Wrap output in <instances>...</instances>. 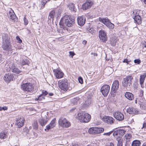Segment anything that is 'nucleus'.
I'll list each match as a JSON object with an SVG mask.
<instances>
[{
    "label": "nucleus",
    "mask_w": 146,
    "mask_h": 146,
    "mask_svg": "<svg viewBox=\"0 0 146 146\" xmlns=\"http://www.w3.org/2000/svg\"><path fill=\"white\" fill-rule=\"evenodd\" d=\"M74 17H71L68 15H65L61 19L59 24L61 28H64L65 26L68 27H71L74 23Z\"/></svg>",
    "instance_id": "f257e3e1"
},
{
    "label": "nucleus",
    "mask_w": 146,
    "mask_h": 146,
    "mask_svg": "<svg viewBox=\"0 0 146 146\" xmlns=\"http://www.w3.org/2000/svg\"><path fill=\"white\" fill-rule=\"evenodd\" d=\"M76 117L81 122L86 123L90 120L91 116L87 113L82 112L77 114Z\"/></svg>",
    "instance_id": "f03ea898"
},
{
    "label": "nucleus",
    "mask_w": 146,
    "mask_h": 146,
    "mask_svg": "<svg viewBox=\"0 0 146 146\" xmlns=\"http://www.w3.org/2000/svg\"><path fill=\"white\" fill-rule=\"evenodd\" d=\"M132 79L133 77L130 75L128 76L125 78H123L122 81L123 86L125 87H130Z\"/></svg>",
    "instance_id": "7ed1b4c3"
},
{
    "label": "nucleus",
    "mask_w": 146,
    "mask_h": 146,
    "mask_svg": "<svg viewBox=\"0 0 146 146\" xmlns=\"http://www.w3.org/2000/svg\"><path fill=\"white\" fill-rule=\"evenodd\" d=\"M59 88L64 91H66L68 89V83L66 80L63 79L58 81Z\"/></svg>",
    "instance_id": "20e7f679"
},
{
    "label": "nucleus",
    "mask_w": 146,
    "mask_h": 146,
    "mask_svg": "<svg viewBox=\"0 0 146 146\" xmlns=\"http://www.w3.org/2000/svg\"><path fill=\"white\" fill-rule=\"evenodd\" d=\"M59 125L63 127L68 128L70 126V123L66 118L63 117L60 118L58 120Z\"/></svg>",
    "instance_id": "39448f33"
},
{
    "label": "nucleus",
    "mask_w": 146,
    "mask_h": 146,
    "mask_svg": "<svg viewBox=\"0 0 146 146\" xmlns=\"http://www.w3.org/2000/svg\"><path fill=\"white\" fill-rule=\"evenodd\" d=\"M104 131L103 128L100 127H93L88 129L89 133L91 134H96L103 132Z\"/></svg>",
    "instance_id": "423d86ee"
},
{
    "label": "nucleus",
    "mask_w": 146,
    "mask_h": 146,
    "mask_svg": "<svg viewBox=\"0 0 146 146\" xmlns=\"http://www.w3.org/2000/svg\"><path fill=\"white\" fill-rule=\"evenodd\" d=\"M21 88L24 91L27 92L32 91L34 88V86L30 83L23 84L21 85Z\"/></svg>",
    "instance_id": "0eeeda50"
},
{
    "label": "nucleus",
    "mask_w": 146,
    "mask_h": 146,
    "mask_svg": "<svg viewBox=\"0 0 146 146\" xmlns=\"http://www.w3.org/2000/svg\"><path fill=\"white\" fill-rule=\"evenodd\" d=\"M110 89V86L108 85L105 84L101 88V91L104 96H106L108 94Z\"/></svg>",
    "instance_id": "6e6552de"
},
{
    "label": "nucleus",
    "mask_w": 146,
    "mask_h": 146,
    "mask_svg": "<svg viewBox=\"0 0 146 146\" xmlns=\"http://www.w3.org/2000/svg\"><path fill=\"white\" fill-rule=\"evenodd\" d=\"M99 37L100 40L102 42H105L107 40L106 33L103 30H101L99 31Z\"/></svg>",
    "instance_id": "1a4fd4ad"
},
{
    "label": "nucleus",
    "mask_w": 146,
    "mask_h": 146,
    "mask_svg": "<svg viewBox=\"0 0 146 146\" xmlns=\"http://www.w3.org/2000/svg\"><path fill=\"white\" fill-rule=\"evenodd\" d=\"M2 48L3 49L6 51H8L11 49L12 45L11 44L10 42H3Z\"/></svg>",
    "instance_id": "9d476101"
},
{
    "label": "nucleus",
    "mask_w": 146,
    "mask_h": 146,
    "mask_svg": "<svg viewBox=\"0 0 146 146\" xmlns=\"http://www.w3.org/2000/svg\"><path fill=\"white\" fill-rule=\"evenodd\" d=\"M102 119L104 122L110 124H113L114 121V119L110 116H105Z\"/></svg>",
    "instance_id": "9b49d317"
},
{
    "label": "nucleus",
    "mask_w": 146,
    "mask_h": 146,
    "mask_svg": "<svg viewBox=\"0 0 146 146\" xmlns=\"http://www.w3.org/2000/svg\"><path fill=\"white\" fill-rule=\"evenodd\" d=\"M119 83L117 80H115L113 83L111 90V92L115 93L119 88Z\"/></svg>",
    "instance_id": "f8f14e48"
},
{
    "label": "nucleus",
    "mask_w": 146,
    "mask_h": 146,
    "mask_svg": "<svg viewBox=\"0 0 146 146\" xmlns=\"http://www.w3.org/2000/svg\"><path fill=\"white\" fill-rule=\"evenodd\" d=\"M54 74L56 77L58 79H60L63 77L64 73L60 70L59 69L53 70Z\"/></svg>",
    "instance_id": "ddd939ff"
},
{
    "label": "nucleus",
    "mask_w": 146,
    "mask_h": 146,
    "mask_svg": "<svg viewBox=\"0 0 146 146\" xmlns=\"http://www.w3.org/2000/svg\"><path fill=\"white\" fill-rule=\"evenodd\" d=\"M48 93L46 91L43 90L42 91V94L40 95L38 98H36L35 100H37L39 102H42L44 100V96L47 95Z\"/></svg>",
    "instance_id": "4468645a"
},
{
    "label": "nucleus",
    "mask_w": 146,
    "mask_h": 146,
    "mask_svg": "<svg viewBox=\"0 0 146 146\" xmlns=\"http://www.w3.org/2000/svg\"><path fill=\"white\" fill-rule=\"evenodd\" d=\"M93 4V2L91 0H87L82 6L83 10H86L90 8Z\"/></svg>",
    "instance_id": "2eb2a0df"
},
{
    "label": "nucleus",
    "mask_w": 146,
    "mask_h": 146,
    "mask_svg": "<svg viewBox=\"0 0 146 146\" xmlns=\"http://www.w3.org/2000/svg\"><path fill=\"white\" fill-rule=\"evenodd\" d=\"M114 117L119 121H122L124 118L123 115L119 111L115 112L113 114Z\"/></svg>",
    "instance_id": "dca6fc26"
},
{
    "label": "nucleus",
    "mask_w": 146,
    "mask_h": 146,
    "mask_svg": "<svg viewBox=\"0 0 146 146\" xmlns=\"http://www.w3.org/2000/svg\"><path fill=\"white\" fill-rule=\"evenodd\" d=\"M77 20L78 25L80 26H82L85 23L86 19L84 16H82L78 17Z\"/></svg>",
    "instance_id": "f3484780"
},
{
    "label": "nucleus",
    "mask_w": 146,
    "mask_h": 146,
    "mask_svg": "<svg viewBox=\"0 0 146 146\" xmlns=\"http://www.w3.org/2000/svg\"><path fill=\"white\" fill-rule=\"evenodd\" d=\"M24 121L25 119L23 117L18 119L16 120L15 124L17 125L18 128H20L23 125Z\"/></svg>",
    "instance_id": "a211bd4d"
},
{
    "label": "nucleus",
    "mask_w": 146,
    "mask_h": 146,
    "mask_svg": "<svg viewBox=\"0 0 146 146\" xmlns=\"http://www.w3.org/2000/svg\"><path fill=\"white\" fill-rule=\"evenodd\" d=\"M13 76L11 73H8L4 76V79L6 82H9L13 80Z\"/></svg>",
    "instance_id": "6ab92c4d"
},
{
    "label": "nucleus",
    "mask_w": 146,
    "mask_h": 146,
    "mask_svg": "<svg viewBox=\"0 0 146 146\" xmlns=\"http://www.w3.org/2000/svg\"><path fill=\"white\" fill-rule=\"evenodd\" d=\"M48 119L46 117H41L38 119V122L42 126H44L47 123Z\"/></svg>",
    "instance_id": "aec40b11"
},
{
    "label": "nucleus",
    "mask_w": 146,
    "mask_h": 146,
    "mask_svg": "<svg viewBox=\"0 0 146 146\" xmlns=\"http://www.w3.org/2000/svg\"><path fill=\"white\" fill-rule=\"evenodd\" d=\"M127 112L130 114H136L138 111L135 108L133 107H129L127 108Z\"/></svg>",
    "instance_id": "412c9836"
},
{
    "label": "nucleus",
    "mask_w": 146,
    "mask_h": 146,
    "mask_svg": "<svg viewBox=\"0 0 146 146\" xmlns=\"http://www.w3.org/2000/svg\"><path fill=\"white\" fill-rule=\"evenodd\" d=\"M11 69L13 72L17 74H19L21 72V71L15 66L14 64L12 65Z\"/></svg>",
    "instance_id": "4be33fe9"
},
{
    "label": "nucleus",
    "mask_w": 146,
    "mask_h": 146,
    "mask_svg": "<svg viewBox=\"0 0 146 146\" xmlns=\"http://www.w3.org/2000/svg\"><path fill=\"white\" fill-rule=\"evenodd\" d=\"M68 7L71 11L74 13H75L77 11V9L75 8L74 4L72 3H70L67 5Z\"/></svg>",
    "instance_id": "5701e85b"
},
{
    "label": "nucleus",
    "mask_w": 146,
    "mask_h": 146,
    "mask_svg": "<svg viewBox=\"0 0 146 146\" xmlns=\"http://www.w3.org/2000/svg\"><path fill=\"white\" fill-rule=\"evenodd\" d=\"M125 97L129 100H131L133 99L134 96L131 93L126 92L125 95Z\"/></svg>",
    "instance_id": "b1692460"
},
{
    "label": "nucleus",
    "mask_w": 146,
    "mask_h": 146,
    "mask_svg": "<svg viewBox=\"0 0 146 146\" xmlns=\"http://www.w3.org/2000/svg\"><path fill=\"white\" fill-rule=\"evenodd\" d=\"M8 17L12 20H13L16 17V16L13 10H11L8 14Z\"/></svg>",
    "instance_id": "393cba45"
},
{
    "label": "nucleus",
    "mask_w": 146,
    "mask_h": 146,
    "mask_svg": "<svg viewBox=\"0 0 146 146\" xmlns=\"http://www.w3.org/2000/svg\"><path fill=\"white\" fill-rule=\"evenodd\" d=\"M2 39L3 42H8L10 41V38L8 35L5 33H3L2 35Z\"/></svg>",
    "instance_id": "a878e982"
},
{
    "label": "nucleus",
    "mask_w": 146,
    "mask_h": 146,
    "mask_svg": "<svg viewBox=\"0 0 146 146\" xmlns=\"http://www.w3.org/2000/svg\"><path fill=\"white\" fill-rule=\"evenodd\" d=\"M99 21H100L102 23L106 25L108 24L110 21V20L107 17L105 18H99Z\"/></svg>",
    "instance_id": "bb28decb"
},
{
    "label": "nucleus",
    "mask_w": 146,
    "mask_h": 146,
    "mask_svg": "<svg viewBox=\"0 0 146 146\" xmlns=\"http://www.w3.org/2000/svg\"><path fill=\"white\" fill-rule=\"evenodd\" d=\"M56 13H55V11L54 10H53L51 11L50 12L49 16H48V19L50 20L52 19L53 20V18L54 17L56 16Z\"/></svg>",
    "instance_id": "cd10ccee"
},
{
    "label": "nucleus",
    "mask_w": 146,
    "mask_h": 146,
    "mask_svg": "<svg viewBox=\"0 0 146 146\" xmlns=\"http://www.w3.org/2000/svg\"><path fill=\"white\" fill-rule=\"evenodd\" d=\"M30 62L29 60L28 59H23L20 60V63L21 65H29Z\"/></svg>",
    "instance_id": "c85d7f7f"
},
{
    "label": "nucleus",
    "mask_w": 146,
    "mask_h": 146,
    "mask_svg": "<svg viewBox=\"0 0 146 146\" xmlns=\"http://www.w3.org/2000/svg\"><path fill=\"white\" fill-rule=\"evenodd\" d=\"M146 76V74H144L142 75H141L140 76V78L139 79V82L140 84L141 85V87L142 85L143 84L144 81L145 80Z\"/></svg>",
    "instance_id": "c756f323"
},
{
    "label": "nucleus",
    "mask_w": 146,
    "mask_h": 146,
    "mask_svg": "<svg viewBox=\"0 0 146 146\" xmlns=\"http://www.w3.org/2000/svg\"><path fill=\"white\" fill-rule=\"evenodd\" d=\"M133 19L134 21L138 24H140L141 23V18L139 15L135 16Z\"/></svg>",
    "instance_id": "7c9ffc66"
},
{
    "label": "nucleus",
    "mask_w": 146,
    "mask_h": 146,
    "mask_svg": "<svg viewBox=\"0 0 146 146\" xmlns=\"http://www.w3.org/2000/svg\"><path fill=\"white\" fill-rule=\"evenodd\" d=\"M7 137V133L4 131L1 132L0 133V138L1 139H4Z\"/></svg>",
    "instance_id": "2f4dec72"
},
{
    "label": "nucleus",
    "mask_w": 146,
    "mask_h": 146,
    "mask_svg": "<svg viewBox=\"0 0 146 146\" xmlns=\"http://www.w3.org/2000/svg\"><path fill=\"white\" fill-rule=\"evenodd\" d=\"M141 142L138 140H135L133 141L131 144V146H140Z\"/></svg>",
    "instance_id": "473e14b6"
},
{
    "label": "nucleus",
    "mask_w": 146,
    "mask_h": 146,
    "mask_svg": "<svg viewBox=\"0 0 146 146\" xmlns=\"http://www.w3.org/2000/svg\"><path fill=\"white\" fill-rule=\"evenodd\" d=\"M116 140L117 141V146H122L123 142L122 140L121 139L120 137H119L118 138H117Z\"/></svg>",
    "instance_id": "72a5a7b5"
},
{
    "label": "nucleus",
    "mask_w": 146,
    "mask_h": 146,
    "mask_svg": "<svg viewBox=\"0 0 146 146\" xmlns=\"http://www.w3.org/2000/svg\"><path fill=\"white\" fill-rule=\"evenodd\" d=\"M63 30L61 29H58L57 30L58 35L59 36H58V38H60L63 36Z\"/></svg>",
    "instance_id": "f704fd0d"
},
{
    "label": "nucleus",
    "mask_w": 146,
    "mask_h": 146,
    "mask_svg": "<svg viewBox=\"0 0 146 146\" xmlns=\"http://www.w3.org/2000/svg\"><path fill=\"white\" fill-rule=\"evenodd\" d=\"M56 119L54 118L51 121L49 124L51 126V127L52 128L54 127L56 125Z\"/></svg>",
    "instance_id": "c9c22d12"
},
{
    "label": "nucleus",
    "mask_w": 146,
    "mask_h": 146,
    "mask_svg": "<svg viewBox=\"0 0 146 146\" xmlns=\"http://www.w3.org/2000/svg\"><path fill=\"white\" fill-rule=\"evenodd\" d=\"M91 102V100L90 98H88L84 103V105L85 106H89Z\"/></svg>",
    "instance_id": "e433bc0d"
},
{
    "label": "nucleus",
    "mask_w": 146,
    "mask_h": 146,
    "mask_svg": "<svg viewBox=\"0 0 146 146\" xmlns=\"http://www.w3.org/2000/svg\"><path fill=\"white\" fill-rule=\"evenodd\" d=\"M106 26L110 29H112L114 28V25L110 21L106 25Z\"/></svg>",
    "instance_id": "4c0bfd02"
},
{
    "label": "nucleus",
    "mask_w": 146,
    "mask_h": 146,
    "mask_svg": "<svg viewBox=\"0 0 146 146\" xmlns=\"http://www.w3.org/2000/svg\"><path fill=\"white\" fill-rule=\"evenodd\" d=\"M47 2L46 0H41V3L40 5L41 7V9H43L44 8V6Z\"/></svg>",
    "instance_id": "58836bf2"
},
{
    "label": "nucleus",
    "mask_w": 146,
    "mask_h": 146,
    "mask_svg": "<svg viewBox=\"0 0 146 146\" xmlns=\"http://www.w3.org/2000/svg\"><path fill=\"white\" fill-rule=\"evenodd\" d=\"M117 131L119 134L121 136L124 135L125 132V130L122 129L118 130Z\"/></svg>",
    "instance_id": "ea45409f"
},
{
    "label": "nucleus",
    "mask_w": 146,
    "mask_h": 146,
    "mask_svg": "<svg viewBox=\"0 0 146 146\" xmlns=\"http://www.w3.org/2000/svg\"><path fill=\"white\" fill-rule=\"evenodd\" d=\"M135 103L136 104H138L140 106H141L142 104V103L139 100V98H137L135 100Z\"/></svg>",
    "instance_id": "a19ab883"
},
{
    "label": "nucleus",
    "mask_w": 146,
    "mask_h": 146,
    "mask_svg": "<svg viewBox=\"0 0 146 146\" xmlns=\"http://www.w3.org/2000/svg\"><path fill=\"white\" fill-rule=\"evenodd\" d=\"M119 134L117 130L116 131H114L113 134V135L114 137L115 138V139H117V138H118L119 137L118 136V135Z\"/></svg>",
    "instance_id": "79ce46f5"
},
{
    "label": "nucleus",
    "mask_w": 146,
    "mask_h": 146,
    "mask_svg": "<svg viewBox=\"0 0 146 146\" xmlns=\"http://www.w3.org/2000/svg\"><path fill=\"white\" fill-rule=\"evenodd\" d=\"M33 126L34 129H37L38 127L37 122L36 121H35L33 124Z\"/></svg>",
    "instance_id": "37998d69"
},
{
    "label": "nucleus",
    "mask_w": 146,
    "mask_h": 146,
    "mask_svg": "<svg viewBox=\"0 0 146 146\" xmlns=\"http://www.w3.org/2000/svg\"><path fill=\"white\" fill-rule=\"evenodd\" d=\"M125 138L127 139H129L131 137V135L129 134H126L125 136Z\"/></svg>",
    "instance_id": "c03bdc74"
},
{
    "label": "nucleus",
    "mask_w": 146,
    "mask_h": 146,
    "mask_svg": "<svg viewBox=\"0 0 146 146\" xmlns=\"http://www.w3.org/2000/svg\"><path fill=\"white\" fill-rule=\"evenodd\" d=\"M52 128V127H51V126L50 124H48L46 126V128L45 129V130L46 131H48L49 130Z\"/></svg>",
    "instance_id": "a18cd8bd"
},
{
    "label": "nucleus",
    "mask_w": 146,
    "mask_h": 146,
    "mask_svg": "<svg viewBox=\"0 0 146 146\" xmlns=\"http://www.w3.org/2000/svg\"><path fill=\"white\" fill-rule=\"evenodd\" d=\"M134 62L135 63L139 64L141 63V61L139 59H136L134 60Z\"/></svg>",
    "instance_id": "49530a36"
},
{
    "label": "nucleus",
    "mask_w": 146,
    "mask_h": 146,
    "mask_svg": "<svg viewBox=\"0 0 146 146\" xmlns=\"http://www.w3.org/2000/svg\"><path fill=\"white\" fill-rule=\"evenodd\" d=\"M113 132V130H112L111 131L108 132L106 133H104L103 135H106L108 136H109L110 134H111L112 132Z\"/></svg>",
    "instance_id": "de8ad7c7"
},
{
    "label": "nucleus",
    "mask_w": 146,
    "mask_h": 146,
    "mask_svg": "<svg viewBox=\"0 0 146 146\" xmlns=\"http://www.w3.org/2000/svg\"><path fill=\"white\" fill-rule=\"evenodd\" d=\"M7 109V107L6 106H4L3 107H0V111H2V110H6Z\"/></svg>",
    "instance_id": "09e8293b"
},
{
    "label": "nucleus",
    "mask_w": 146,
    "mask_h": 146,
    "mask_svg": "<svg viewBox=\"0 0 146 146\" xmlns=\"http://www.w3.org/2000/svg\"><path fill=\"white\" fill-rule=\"evenodd\" d=\"M130 62V60H128L127 58L124 59L123 61V62L127 63V64H128Z\"/></svg>",
    "instance_id": "8fccbe9b"
},
{
    "label": "nucleus",
    "mask_w": 146,
    "mask_h": 146,
    "mask_svg": "<svg viewBox=\"0 0 146 146\" xmlns=\"http://www.w3.org/2000/svg\"><path fill=\"white\" fill-rule=\"evenodd\" d=\"M78 80L80 83L82 84L83 83V80L82 78L81 77H79L78 78Z\"/></svg>",
    "instance_id": "3c124183"
},
{
    "label": "nucleus",
    "mask_w": 146,
    "mask_h": 146,
    "mask_svg": "<svg viewBox=\"0 0 146 146\" xmlns=\"http://www.w3.org/2000/svg\"><path fill=\"white\" fill-rule=\"evenodd\" d=\"M24 24L25 25H27L28 24V21L27 19H26L25 17H24Z\"/></svg>",
    "instance_id": "603ef678"
},
{
    "label": "nucleus",
    "mask_w": 146,
    "mask_h": 146,
    "mask_svg": "<svg viewBox=\"0 0 146 146\" xmlns=\"http://www.w3.org/2000/svg\"><path fill=\"white\" fill-rule=\"evenodd\" d=\"M16 39L18 40V42L19 43H21L22 42V40L19 36H17L16 37Z\"/></svg>",
    "instance_id": "864d4df0"
},
{
    "label": "nucleus",
    "mask_w": 146,
    "mask_h": 146,
    "mask_svg": "<svg viewBox=\"0 0 146 146\" xmlns=\"http://www.w3.org/2000/svg\"><path fill=\"white\" fill-rule=\"evenodd\" d=\"M87 30L89 32L92 33H93V30L91 29L90 28H88Z\"/></svg>",
    "instance_id": "5fc2aeb1"
},
{
    "label": "nucleus",
    "mask_w": 146,
    "mask_h": 146,
    "mask_svg": "<svg viewBox=\"0 0 146 146\" xmlns=\"http://www.w3.org/2000/svg\"><path fill=\"white\" fill-rule=\"evenodd\" d=\"M60 13H61V12H60V11L59 10H58V11L57 12H56V17H59V15H60Z\"/></svg>",
    "instance_id": "6e6d98bb"
},
{
    "label": "nucleus",
    "mask_w": 146,
    "mask_h": 146,
    "mask_svg": "<svg viewBox=\"0 0 146 146\" xmlns=\"http://www.w3.org/2000/svg\"><path fill=\"white\" fill-rule=\"evenodd\" d=\"M69 54L70 56H71V57H73V56L74 55V53L73 52H72V51H70L69 52Z\"/></svg>",
    "instance_id": "4d7b16f0"
},
{
    "label": "nucleus",
    "mask_w": 146,
    "mask_h": 146,
    "mask_svg": "<svg viewBox=\"0 0 146 146\" xmlns=\"http://www.w3.org/2000/svg\"><path fill=\"white\" fill-rule=\"evenodd\" d=\"M2 55L0 54V63L3 62V59L2 58Z\"/></svg>",
    "instance_id": "13d9d810"
},
{
    "label": "nucleus",
    "mask_w": 146,
    "mask_h": 146,
    "mask_svg": "<svg viewBox=\"0 0 146 146\" xmlns=\"http://www.w3.org/2000/svg\"><path fill=\"white\" fill-rule=\"evenodd\" d=\"M146 126V124L145 123H143V127H141L142 129L145 128Z\"/></svg>",
    "instance_id": "bf43d9fd"
},
{
    "label": "nucleus",
    "mask_w": 146,
    "mask_h": 146,
    "mask_svg": "<svg viewBox=\"0 0 146 146\" xmlns=\"http://www.w3.org/2000/svg\"><path fill=\"white\" fill-rule=\"evenodd\" d=\"M106 146H114V144L113 143L111 142L110 143L109 145H107Z\"/></svg>",
    "instance_id": "052dcab7"
},
{
    "label": "nucleus",
    "mask_w": 146,
    "mask_h": 146,
    "mask_svg": "<svg viewBox=\"0 0 146 146\" xmlns=\"http://www.w3.org/2000/svg\"><path fill=\"white\" fill-rule=\"evenodd\" d=\"M53 94L52 93H50L48 94V97L50 96H53Z\"/></svg>",
    "instance_id": "680f3d73"
},
{
    "label": "nucleus",
    "mask_w": 146,
    "mask_h": 146,
    "mask_svg": "<svg viewBox=\"0 0 146 146\" xmlns=\"http://www.w3.org/2000/svg\"><path fill=\"white\" fill-rule=\"evenodd\" d=\"M72 146H79V145L78 144H75L73 145Z\"/></svg>",
    "instance_id": "e2e57ef3"
},
{
    "label": "nucleus",
    "mask_w": 146,
    "mask_h": 146,
    "mask_svg": "<svg viewBox=\"0 0 146 146\" xmlns=\"http://www.w3.org/2000/svg\"><path fill=\"white\" fill-rule=\"evenodd\" d=\"M91 55H93L94 56H95V55H96V56H97V54H95V53H93L92 52L91 53Z\"/></svg>",
    "instance_id": "0e129e2a"
},
{
    "label": "nucleus",
    "mask_w": 146,
    "mask_h": 146,
    "mask_svg": "<svg viewBox=\"0 0 146 146\" xmlns=\"http://www.w3.org/2000/svg\"><path fill=\"white\" fill-rule=\"evenodd\" d=\"M86 40H84L83 42V44H85L86 43Z\"/></svg>",
    "instance_id": "69168bd1"
},
{
    "label": "nucleus",
    "mask_w": 146,
    "mask_h": 146,
    "mask_svg": "<svg viewBox=\"0 0 146 146\" xmlns=\"http://www.w3.org/2000/svg\"><path fill=\"white\" fill-rule=\"evenodd\" d=\"M142 1H143L144 3L146 4V0H141Z\"/></svg>",
    "instance_id": "338daca9"
},
{
    "label": "nucleus",
    "mask_w": 146,
    "mask_h": 146,
    "mask_svg": "<svg viewBox=\"0 0 146 146\" xmlns=\"http://www.w3.org/2000/svg\"><path fill=\"white\" fill-rule=\"evenodd\" d=\"M142 146H146V142L144 143L143 144Z\"/></svg>",
    "instance_id": "774afa93"
}]
</instances>
